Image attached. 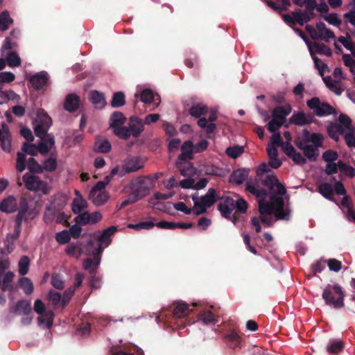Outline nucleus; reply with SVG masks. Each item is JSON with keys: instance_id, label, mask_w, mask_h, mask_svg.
<instances>
[{"instance_id": "f257e3e1", "label": "nucleus", "mask_w": 355, "mask_h": 355, "mask_svg": "<svg viewBox=\"0 0 355 355\" xmlns=\"http://www.w3.org/2000/svg\"><path fill=\"white\" fill-rule=\"evenodd\" d=\"M325 304L335 309L344 307L345 293L343 288L337 284H327L323 289L322 294Z\"/></svg>"}, {"instance_id": "f03ea898", "label": "nucleus", "mask_w": 355, "mask_h": 355, "mask_svg": "<svg viewBox=\"0 0 355 355\" xmlns=\"http://www.w3.org/2000/svg\"><path fill=\"white\" fill-rule=\"evenodd\" d=\"M38 213L34 202H29L26 198L21 197L19 202L18 213L15 217L17 228L19 226H21L22 222L28 223L33 220Z\"/></svg>"}, {"instance_id": "7ed1b4c3", "label": "nucleus", "mask_w": 355, "mask_h": 355, "mask_svg": "<svg viewBox=\"0 0 355 355\" xmlns=\"http://www.w3.org/2000/svg\"><path fill=\"white\" fill-rule=\"evenodd\" d=\"M92 249H93V258H87L83 261L84 269L88 270L90 274L96 273L103 252V248L100 243H97L96 246L94 241H89L87 243V250H90Z\"/></svg>"}, {"instance_id": "20e7f679", "label": "nucleus", "mask_w": 355, "mask_h": 355, "mask_svg": "<svg viewBox=\"0 0 355 355\" xmlns=\"http://www.w3.org/2000/svg\"><path fill=\"white\" fill-rule=\"evenodd\" d=\"M306 105L313 111V114L319 117L336 114V110L328 103L322 102L318 97H313L306 101Z\"/></svg>"}, {"instance_id": "39448f33", "label": "nucleus", "mask_w": 355, "mask_h": 355, "mask_svg": "<svg viewBox=\"0 0 355 355\" xmlns=\"http://www.w3.org/2000/svg\"><path fill=\"white\" fill-rule=\"evenodd\" d=\"M126 117L121 112H114L110 118V127L113 129L114 134L123 139L128 136L126 126H123Z\"/></svg>"}, {"instance_id": "423d86ee", "label": "nucleus", "mask_w": 355, "mask_h": 355, "mask_svg": "<svg viewBox=\"0 0 355 355\" xmlns=\"http://www.w3.org/2000/svg\"><path fill=\"white\" fill-rule=\"evenodd\" d=\"M259 180L272 194L283 196L286 192L285 187L279 182L273 172H269L266 175L259 178Z\"/></svg>"}, {"instance_id": "0eeeda50", "label": "nucleus", "mask_w": 355, "mask_h": 355, "mask_svg": "<svg viewBox=\"0 0 355 355\" xmlns=\"http://www.w3.org/2000/svg\"><path fill=\"white\" fill-rule=\"evenodd\" d=\"M23 180L27 189L34 191H42L43 193H48L47 184L35 175H31L26 173L23 176Z\"/></svg>"}, {"instance_id": "6e6552de", "label": "nucleus", "mask_w": 355, "mask_h": 355, "mask_svg": "<svg viewBox=\"0 0 355 355\" xmlns=\"http://www.w3.org/2000/svg\"><path fill=\"white\" fill-rule=\"evenodd\" d=\"M277 194H272L270 202L272 205V209L275 216L277 220H288L290 215V211L284 209V201L282 198L277 197Z\"/></svg>"}, {"instance_id": "1a4fd4ad", "label": "nucleus", "mask_w": 355, "mask_h": 355, "mask_svg": "<svg viewBox=\"0 0 355 355\" xmlns=\"http://www.w3.org/2000/svg\"><path fill=\"white\" fill-rule=\"evenodd\" d=\"M294 144L300 150L303 151L304 157L306 159L307 158L310 162L316 161L319 155L318 148L322 146H316L313 144H304L299 138H297L294 140Z\"/></svg>"}, {"instance_id": "9d476101", "label": "nucleus", "mask_w": 355, "mask_h": 355, "mask_svg": "<svg viewBox=\"0 0 355 355\" xmlns=\"http://www.w3.org/2000/svg\"><path fill=\"white\" fill-rule=\"evenodd\" d=\"M128 136L127 139L132 135L135 138L140 136L144 130L143 120L137 116H132L129 119L128 125L126 126Z\"/></svg>"}, {"instance_id": "9b49d317", "label": "nucleus", "mask_w": 355, "mask_h": 355, "mask_svg": "<svg viewBox=\"0 0 355 355\" xmlns=\"http://www.w3.org/2000/svg\"><path fill=\"white\" fill-rule=\"evenodd\" d=\"M153 187V181L151 180V176L141 178L135 189L133 190L137 195L139 199L146 196L150 189Z\"/></svg>"}, {"instance_id": "f8f14e48", "label": "nucleus", "mask_w": 355, "mask_h": 355, "mask_svg": "<svg viewBox=\"0 0 355 355\" xmlns=\"http://www.w3.org/2000/svg\"><path fill=\"white\" fill-rule=\"evenodd\" d=\"M315 119L313 115L310 113H305L303 111L294 113L289 119V123L298 126H303L315 123Z\"/></svg>"}, {"instance_id": "ddd939ff", "label": "nucleus", "mask_w": 355, "mask_h": 355, "mask_svg": "<svg viewBox=\"0 0 355 355\" xmlns=\"http://www.w3.org/2000/svg\"><path fill=\"white\" fill-rule=\"evenodd\" d=\"M220 202L218 205V209L221 215L226 218H230L232 211L235 209L234 199L230 196L219 198Z\"/></svg>"}, {"instance_id": "4468645a", "label": "nucleus", "mask_w": 355, "mask_h": 355, "mask_svg": "<svg viewBox=\"0 0 355 355\" xmlns=\"http://www.w3.org/2000/svg\"><path fill=\"white\" fill-rule=\"evenodd\" d=\"M49 78L46 71H41L31 76L28 80L33 89L40 90L47 85Z\"/></svg>"}, {"instance_id": "2eb2a0df", "label": "nucleus", "mask_w": 355, "mask_h": 355, "mask_svg": "<svg viewBox=\"0 0 355 355\" xmlns=\"http://www.w3.org/2000/svg\"><path fill=\"white\" fill-rule=\"evenodd\" d=\"M169 308L173 317L176 318H183L192 312L189 305L182 301L174 302Z\"/></svg>"}, {"instance_id": "dca6fc26", "label": "nucleus", "mask_w": 355, "mask_h": 355, "mask_svg": "<svg viewBox=\"0 0 355 355\" xmlns=\"http://www.w3.org/2000/svg\"><path fill=\"white\" fill-rule=\"evenodd\" d=\"M284 152L293 162L297 165H304L306 163V159L300 153L297 152L291 143L284 144Z\"/></svg>"}, {"instance_id": "f3484780", "label": "nucleus", "mask_w": 355, "mask_h": 355, "mask_svg": "<svg viewBox=\"0 0 355 355\" xmlns=\"http://www.w3.org/2000/svg\"><path fill=\"white\" fill-rule=\"evenodd\" d=\"M304 144L312 143L316 146H322L323 135L320 133H311L307 129L302 131V137H298Z\"/></svg>"}, {"instance_id": "a211bd4d", "label": "nucleus", "mask_w": 355, "mask_h": 355, "mask_svg": "<svg viewBox=\"0 0 355 355\" xmlns=\"http://www.w3.org/2000/svg\"><path fill=\"white\" fill-rule=\"evenodd\" d=\"M79 105L80 98L77 94L71 93L66 96L64 103V108L67 111L74 112L78 109Z\"/></svg>"}, {"instance_id": "6ab92c4d", "label": "nucleus", "mask_w": 355, "mask_h": 355, "mask_svg": "<svg viewBox=\"0 0 355 355\" xmlns=\"http://www.w3.org/2000/svg\"><path fill=\"white\" fill-rule=\"evenodd\" d=\"M292 107L287 104L285 106H277L272 111V118L284 123L286 117L291 112Z\"/></svg>"}, {"instance_id": "aec40b11", "label": "nucleus", "mask_w": 355, "mask_h": 355, "mask_svg": "<svg viewBox=\"0 0 355 355\" xmlns=\"http://www.w3.org/2000/svg\"><path fill=\"white\" fill-rule=\"evenodd\" d=\"M194 146L191 141H185L181 146V153L178 156L179 161H188L193 157Z\"/></svg>"}, {"instance_id": "412c9836", "label": "nucleus", "mask_w": 355, "mask_h": 355, "mask_svg": "<svg viewBox=\"0 0 355 355\" xmlns=\"http://www.w3.org/2000/svg\"><path fill=\"white\" fill-rule=\"evenodd\" d=\"M218 200L219 197L216 193V189L209 188L207 193L202 196L200 200H198V202L208 208L211 207Z\"/></svg>"}, {"instance_id": "4be33fe9", "label": "nucleus", "mask_w": 355, "mask_h": 355, "mask_svg": "<svg viewBox=\"0 0 355 355\" xmlns=\"http://www.w3.org/2000/svg\"><path fill=\"white\" fill-rule=\"evenodd\" d=\"M51 125V119L49 116H46L44 119L41 123L37 124L34 128V132L36 137L44 139L45 136L48 134L47 131Z\"/></svg>"}, {"instance_id": "5701e85b", "label": "nucleus", "mask_w": 355, "mask_h": 355, "mask_svg": "<svg viewBox=\"0 0 355 355\" xmlns=\"http://www.w3.org/2000/svg\"><path fill=\"white\" fill-rule=\"evenodd\" d=\"M16 315H21L23 313L24 315H29L32 313V308L31 302L26 300H19L12 311Z\"/></svg>"}, {"instance_id": "b1692460", "label": "nucleus", "mask_w": 355, "mask_h": 355, "mask_svg": "<svg viewBox=\"0 0 355 355\" xmlns=\"http://www.w3.org/2000/svg\"><path fill=\"white\" fill-rule=\"evenodd\" d=\"M225 342L232 349L240 348L241 337L235 331L232 330L224 336Z\"/></svg>"}, {"instance_id": "393cba45", "label": "nucleus", "mask_w": 355, "mask_h": 355, "mask_svg": "<svg viewBox=\"0 0 355 355\" xmlns=\"http://www.w3.org/2000/svg\"><path fill=\"white\" fill-rule=\"evenodd\" d=\"M249 171L245 168H239L234 171L230 176L229 181L236 184H242L248 178Z\"/></svg>"}, {"instance_id": "a878e982", "label": "nucleus", "mask_w": 355, "mask_h": 355, "mask_svg": "<svg viewBox=\"0 0 355 355\" xmlns=\"http://www.w3.org/2000/svg\"><path fill=\"white\" fill-rule=\"evenodd\" d=\"M294 15L297 17L296 19L297 24L300 26H303L315 17L314 12L309 10L302 11L300 9L295 10Z\"/></svg>"}, {"instance_id": "bb28decb", "label": "nucleus", "mask_w": 355, "mask_h": 355, "mask_svg": "<svg viewBox=\"0 0 355 355\" xmlns=\"http://www.w3.org/2000/svg\"><path fill=\"white\" fill-rule=\"evenodd\" d=\"M208 112V107L203 103H195L189 109V113L195 118H200L206 115Z\"/></svg>"}, {"instance_id": "cd10ccee", "label": "nucleus", "mask_w": 355, "mask_h": 355, "mask_svg": "<svg viewBox=\"0 0 355 355\" xmlns=\"http://www.w3.org/2000/svg\"><path fill=\"white\" fill-rule=\"evenodd\" d=\"M89 101L98 108H103L106 105L104 95L96 90H92L89 93Z\"/></svg>"}, {"instance_id": "c85d7f7f", "label": "nucleus", "mask_w": 355, "mask_h": 355, "mask_svg": "<svg viewBox=\"0 0 355 355\" xmlns=\"http://www.w3.org/2000/svg\"><path fill=\"white\" fill-rule=\"evenodd\" d=\"M54 317L55 315L52 310H46L42 315H40L37 318L38 324L40 325L46 324V327L50 329L53 325Z\"/></svg>"}, {"instance_id": "c756f323", "label": "nucleus", "mask_w": 355, "mask_h": 355, "mask_svg": "<svg viewBox=\"0 0 355 355\" xmlns=\"http://www.w3.org/2000/svg\"><path fill=\"white\" fill-rule=\"evenodd\" d=\"M15 207L16 200L12 196H9L0 203V210L3 212L12 213L15 211Z\"/></svg>"}, {"instance_id": "7c9ffc66", "label": "nucleus", "mask_w": 355, "mask_h": 355, "mask_svg": "<svg viewBox=\"0 0 355 355\" xmlns=\"http://www.w3.org/2000/svg\"><path fill=\"white\" fill-rule=\"evenodd\" d=\"M142 166L139 165L137 160L130 159L129 160L120 171V176L122 177L126 173L137 171Z\"/></svg>"}, {"instance_id": "2f4dec72", "label": "nucleus", "mask_w": 355, "mask_h": 355, "mask_svg": "<svg viewBox=\"0 0 355 355\" xmlns=\"http://www.w3.org/2000/svg\"><path fill=\"white\" fill-rule=\"evenodd\" d=\"M117 228L116 226H110L103 231L101 236L98 237V241L101 245L106 243L107 245L110 243V237L116 232Z\"/></svg>"}, {"instance_id": "473e14b6", "label": "nucleus", "mask_w": 355, "mask_h": 355, "mask_svg": "<svg viewBox=\"0 0 355 355\" xmlns=\"http://www.w3.org/2000/svg\"><path fill=\"white\" fill-rule=\"evenodd\" d=\"M110 142L107 139H97L94 146V150L100 153H107L111 150Z\"/></svg>"}, {"instance_id": "72a5a7b5", "label": "nucleus", "mask_w": 355, "mask_h": 355, "mask_svg": "<svg viewBox=\"0 0 355 355\" xmlns=\"http://www.w3.org/2000/svg\"><path fill=\"white\" fill-rule=\"evenodd\" d=\"M88 207L87 202L84 198H75L71 203V210L74 214H80Z\"/></svg>"}, {"instance_id": "f704fd0d", "label": "nucleus", "mask_w": 355, "mask_h": 355, "mask_svg": "<svg viewBox=\"0 0 355 355\" xmlns=\"http://www.w3.org/2000/svg\"><path fill=\"white\" fill-rule=\"evenodd\" d=\"M318 192L325 198L333 200L334 189L330 183H322L318 186Z\"/></svg>"}, {"instance_id": "c9c22d12", "label": "nucleus", "mask_w": 355, "mask_h": 355, "mask_svg": "<svg viewBox=\"0 0 355 355\" xmlns=\"http://www.w3.org/2000/svg\"><path fill=\"white\" fill-rule=\"evenodd\" d=\"M345 343L341 340H332L327 347V351L330 354H338L344 348Z\"/></svg>"}, {"instance_id": "e433bc0d", "label": "nucleus", "mask_w": 355, "mask_h": 355, "mask_svg": "<svg viewBox=\"0 0 355 355\" xmlns=\"http://www.w3.org/2000/svg\"><path fill=\"white\" fill-rule=\"evenodd\" d=\"M199 320L206 324H214L218 322V318L209 310H205L198 315Z\"/></svg>"}, {"instance_id": "4c0bfd02", "label": "nucleus", "mask_w": 355, "mask_h": 355, "mask_svg": "<svg viewBox=\"0 0 355 355\" xmlns=\"http://www.w3.org/2000/svg\"><path fill=\"white\" fill-rule=\"evenodd\" d=\"M13 24V19L10 17L9 12L4 10L0 14V30L5 31L8 30L11 24Z\"/></svg>"}, {"instance_id": "58836bf2", "label": "nucleus", "mask_w": 355, "mask_h": 355, "mask_svg": "<svg viewBox=\"0 0 355 355\" xmlns=\"http://www.w3.org/2000/svg\"><path fill=\"white\" fill-rule=\"evenodd\" d=\"M89 198L92 200L94 204L96 206L103 205L108 199V195L105 191H98L95 193H89Z\"/></svg>"}, {"instance_id": "ea45409f", "label": "nucleus", "mask_w": 355, "mask_h": 355, "mask_svg": "<svg viewBox=\"0 0 355 355\" xmlns=\"http://www.w3.org/2000/svg\"><path fill=\"white\" fill-rule=\"evenodd\" d=\"M14 277V274L12 272H8L5 274L3 280L1 281V288L2 291L5 292L7 291H12L13 286L11 284Z\"/></svg>"}, {"instance_id": "a19ab883", "label": "nucleus", "mask_w": 355, "mask_h": 355, "mask_svg": "<svg viewBox=\"0 0 355 355\" xmlns=\"http://www.w3.org/2000/svg\"><path fill=\"white\" fill-rule=\"evenodd\" d=\"M112 107H120L125 104V94L122 92H114L111 101Z\"/></svg>"}, {"instance_id": "79ce46f5", "label": "nucleus", "mask_w": 355, "mask_h": 355, "mask_svg": "<svg viewBox=\"0 0 355 355\" xmlns=\"http://www.w3.org/2000/svg\"><path fill=\"white\" fill-rule=\"evenodd\" d=\"M6 62L9 67H15L21 65V60L19 55L14 51H10L6 56Z\"/></svg>"}, {"instance_id": "37998d69", "label": "nucleus", "mask_w": 355, "mask_h": 355, "mask_svg": "<svg viewBox=\"0 0 355 355\" xmlns=\"http://www.w3.org/2000/svg\"><path fill=\"white\" fill-rule=\"evenodd\" d=\"M19 285L26 295H31L33 291V284L28 277H21L19 279Z\"/></svg>"}, {"instance_id": "c03bdc74", "label": "nucleus", "mask_w": 355, "mask_h": 355, "mask_svg": "<svg viewBox=\"0 0 355 355\" xmlns=\"http://www.w3.org/2000/svg\"><path fill=\"white\" fill-rule=\"evenodd\" d=\"M0 142L3 150L9 153L11 148V136L10 134L6 133L5 135L0 131Z\"/></svg>"}, {"instance_id": "a18cd8bd", "label": "nucleus", "mask_w": 355, "mask_h": 355, "mask_svg": "<svg viewBox=\"0 0 355 355\" xmlns=\"http://www.w3.org/2000/svg\"><path fill=\"white\" fill-rule=\"evenodd\" d=\"M313 46L315 50V52L320 55H325L327 56H331L332 55L331 49L327 45L315 42L313 44Z\"/></svg>"}, {"instance_id": "49530a36", "label": "nucleus", "mask_w": 355, "mask_h": 355, "mask_svg": "<svg viewBox=\"0 0 355 355\" xmlns=\"http://www.w3.org/2000/svg\"><path fill=\"white\" fill-rule=\"evenodd\" d=\"M259 210L261 215L274 214L271 202H266L263 200H260L259 202Z\"/></svg>"}, {"instance_id": "de8ad7c7", "label": "nucleus", "mask_w": 355, "mask_h": 355, "mask_svg": "<svg viewBox=\"0 0 355 355\" xmlns=\"http://www.w3.org/2000/svg\"><path fill=\"white\" fill-rule=\"evenodd\" d=\"M29 264L30 259L27 256H23L21 257L18 263L19 273L21 275H25L28 273Z\"/></svg>"}, {"instance_id": "09e8293b", "label": "nucleus", "mask_w": 355, "mask_h": 355, "mask_svg": "<svg viewBox=\"0 0 355 355\" xmlns=\"http://www.w3.org/2000/svg\"><path fill=\"white\" fill-rule=\"evenodd\" d=\"M27 166L26 162V155L21 151L17 153L16 160V168L19 172H22L25 170Z\"/></svg>"}, {"instance_id": "8fccbe9b", "label": "nucleus", "mask_w": 355, "mask_h": 355, "mask_svg": "<svg viewBox=\"0 0 355 355\" xmlns=\"http://www.w3.org/2000/svg\"><path fill=\"white\" fill-rule=\"evenodd\" d=\"M28 169L31 173H42L43 172L42 166L37 163L35 158H30L27 162Z\"/></svg>"}, {"instance_id": "3c124183", "label": "nucleus", "mask_w": 355, "mask_h": 355, "mask_svg": "<svg viewBox=\"0 0 355 355\" xmlns=\"http://www.w3.org/2000/svg\"><path fill=\"white\" fill-rule=\"evenodd\" d=\"M246 190L254 196L259 198H264L267 196L268 192L263 189H258L255 186L249 183L246 185Z\"/></svg>"}, {"instance_id": "603ef678", "label": "nucleus", "mask_w": 355, "mask_h": 355, "mask_svg": "<svg viewBox=\"0 0 355 355\" xmlns=\"http://www.w3.org/2000/svg\"><path fill=\"white\" fill-rule=\"evenodd\" d=\"M78 215L74 218L76 223L79 225H86L90 224V214L87 211H83L78 214Z\"/></svg>"}, {"instance_id": "864d4df0", "label": "nucleus", "mask_w": 355, "mask_h": 355, "mask_svg": "<svg viewBox=\"0 0 355 355\" xmlns=\"http://www.w3.org/2000/svg\"><path fill=\"white\" fill-rule=\"evenodd\" d=\"M21 152L24 153L25 155L28 154L32 156H35L38 153V148L35 144L26 142L23 144Z\"/></svg>"}, {"instance_id": "5fc2aeb1", "label": "nucleus", "mask_w": 355, "mask_h": 355, "mask_svg": "<svg viewBox=\"0 0 355 355\" xmlns=\"http://www.w3.org/2000/svg\"><path fill=\"white\" fill-rule=\"evenodd\" d=\"M226 154L232 158H237L243 153V147L234 146L228 147L225 151Z\"/></svg>"}, {"instance_id": "6e6d98bb", "label": "nucleus", "mask_w": 355, "mask_h": 355, "mask_svg": "<svg viewBox=\"0 0 355 355\" xmlns=\"http://www.w3.org/2000/svg\"><path fill=\"white\" fill-rule=\"evenodd\" d=\"M71 239L68 230H62L55 234V240L60 244L67 243Z\"/></svg>"}, {"instance_id": "4d7b16f0", "label": "nucleus", "mask_w": 355, "mask_h": 355, "mask_svg": "<svg viewBox=\"0 0 355 355\" xmlns=\"http://www.w3.org/2000/svg\"><path fill=\"white\" fill-rule=\"evenodd\" d=\"M338 166L340 171L344 172L349 178H353L355 175V169L351 166L345 164L342 161L338 162Z\"/></svg>"}, {"instance_id": "13d9d810", "label": "nucleus", "mask_w": 355, "mask_h": 355, "mask_svg": "<svg viewBox=\"0 0 355 355\" xmlns=\"http://www.w3.org/2000/svg\"><path fill=\"white\" fill-rule=\"evenodd\" d=\"M192 200L194 202V207L193 211L195 215L199 216L207 211V207L198 202V198L197 197L193 196Z\"/></svg>"}, {"instance_id": "bf43d9fd", "label": "nucleus", "mask_w": 355, "mask_h": 355, "mask_svg": "<svg viewBox=\"0 0 355 355\" xmlns=\"http://www.w3.org/2000/svg\"><path fill=\"white\" fill-rule=\"evenodd\" d=\"M57 165V161L55 158H48L44 162V165L42 166L43 171L45 170L49 172H53L55 171Z\"/></svg>"}, {"instance_id": "052dcab7", "label": "nucleus", "mask_w": 355, "mask_h": 355, "mask_svg": "<svg viewBox=\"0 0 355 355\" xmlns=\"http://www.w3.org/2000/svg\"><path fill=\"white\" fill-rule=\"evenodd\" d=\"M61 294L55 291H50L48 295L49 300L52 303L54 308L57 307L61 301Z\"/></svg>"}, {"instance_id": "680f3d73", "label": "nucleus", "mask_w": 355, "mask_h": 355, "mask_svg": "<svg viewBox=\"0 0 355 355\" xmlns=\"http://www.w3.org/2000/svg\"><path fill=\"white\" fill-rule=\"evenodd\" d=\"M140 99L144 103H151L154 99V94L151 89H144L140 94Z\"/></svg>"}, {"instance_id": "e2e57ef3", "label": "nucleus", "mask_w": 355, "mask_h": 355, "mask_svg": "<svg viewBox=\"0 0 355 355\" xmlns=\"http://www.w3.org/2000/svg\"><path fill=\"white\" fill-rule=\"evenodd\" d=\"M65 252L67 254L79 257L81 254V249L73 243H70L66 248Z\"/></svg>"}, {"instance_id": "0e129e2a", "label": "nucleus", "mask_w": 355, "mask_h": 355, "mask_svg": "<svg viewBox=\"0 0 355 355\" xmlns=\"http://www.w3.org/2000/svg\"><path fill=\"white\" fill-rule=\"evenodd\" d=\"M140 200L136 193L132 191L129 195L127 196L126 198L122 201L120 208H124L126 206L131 205L137 200Z\"/></svg>"}, {"instance_id": "69168bd1", "label": "nucleus", "mask_w": 355, "mask_h": 355, "mask_svg": "<svg viewBox=\"0 0 355 355\" xmlns=\"http://www.w3.org/2000/svg\"><path fill=\"white\" fill-rule=\"evenodd\" d=\"M338 157L337 152L333 150H327L322 153V159L328 163L334 162Z\"/></svg>"}, {"instance_id": "338daca9", "label": "nucleus", "mask_w": 355, "mask_h": 355, "mask_svg": "<svg viewBox=\"0 0 355 355\" xmlns=\"http://www.w3.org/2000/svg\"><path fill=\"white\" fill-rule=\"evenodd\" d=\"M15 76L14 73L10 71L0 72V83H10L15 80Z\"/></svg>"}, {"instance_id": "774afa93", "label": "nucleus", "mask_w": 355, "mask_h": 355, "mask_svg": "<svg viewBox=\"0 0 355 355\" xmlns=\"http://www.w3.org/2000/svg\"><path fill=\"white\" fill-rule=\"evenodd\" d=\"M133 352H125L123 350H117L111 355H144V352L137 346L133 347Z\"/></svg>"}]
</instances>
